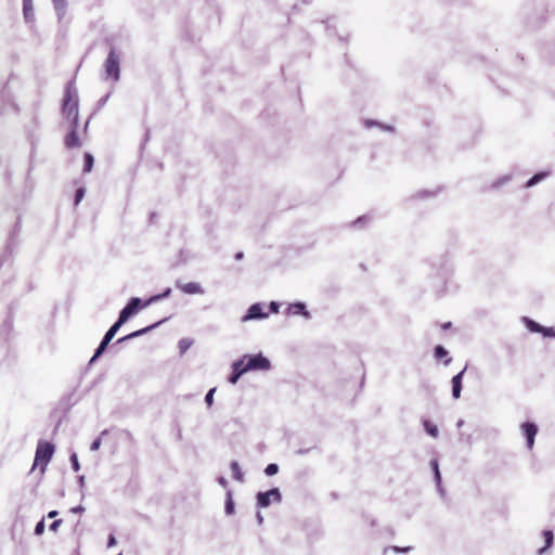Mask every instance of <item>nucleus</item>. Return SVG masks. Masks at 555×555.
<instances>
[{
	"instance_id": "1",
	"label": "nucleus",
	"mask_w": 555,
	"mask_h": 555,
	"mask_svg": "<svg viewBox=\"0 0 555 555\" xmlns=\"http://www.w3.org/2000/svg\"><path fill=\"white\" fill-rule=\"evenodd\" d=\"M270 369V361L262 354L244 356L232 365V374L229 377L231 384H235L247 371H267Z\"/></svg>"
},
{
	"instance_id": "2",
	"label": "nucleus",
	"mask_w": 555,
	"mask_h": 555,
	"mask_svg": "<svg viewBox=\"0 0 555 555\" xmlns=\"http://www.w3.org/2000/svg\"><path fill=\"white\" fill-rule=\"evenodd\" d=\"M62 115L70 124H78L79 117V99L74 82H68L64 91L62 103Z\"/></svg>"
},
{
	"instance_id": "3",
	"label": "nucleus",
	"mask_w": 555,
	"mask_h": 555,
	"mask_svg": "<svg viewBox=\"0 0 555 555\" xmlns=\"http://www.w3.org/2000/svg\"><path fill=\"white\" fill-rule=\"evenodd\" d=\"M53 453H54V446L52 443H50L48 441H39L37 449H36V454H35V460H34L31 470L39 468L40 473L43 474L46 472L47 465L49 464V462L51 461V459L53 456Z\"/></svg>"
},
{
	"instance_id": "4",
	"label": "nucleus",
	"mask_w": 555,
	"mask_h": 555,
	"mask_svg": "<svg viewBox=\"0 0 555 555\" xmlns=\"http://www.w3.org/2000/svg\"><path fill=\"white\" fill-rule=\"evenodd\" d=\"M105 78L117 81L120 76L119 56L114 48L111 49L104 64Z\"/></svg>"
},
{
	"instance_id": "5",
	"label": "nucleus",
	"mask_w": 555,
	"mask_h": 555,
	"mask_svg": "<svg viewBox=\"0 0 555 555\" xmlns=\"http://www.w3.org/2000/svg\"><path fill=\"white\" fill-rule=\"evenodd\" d=\"M282 495L278 488H273L267 492H259L257 494V506L258 507H268L271 502H281Z\"/></svg>"
},
{
	"instance_id": "6",
	"label": "nucleus",
	"mask_w": 555,
	"mask_h": 555,
	"mask_svg": "<svg viewBox=\"0 0 555 555\" xmlns=\"http://www.w3.org/2000/svg\"><path fill=\"white\" fill-rule=\"evenodd\" d=\"M141 305L139 298H131L127 306L120 311L119 324H124L132 314H134Z\"/></svg>"
},
{
	"instance_id": "7",
	"label": "nucleus",
	"mask_w": 555,
	"mask_h": 555,
	"mask_svg": "<svg viewBox=\"0 0 555 555\" xmlns=\"http://www.w3.org/2000/svg\"><path fill=\"white\" fill-rule=\"evenodd\" d=\"M176 286L181 292H183L184 294H188V295H202L205 292L204 288L201 286V284L197 282L182 283V282L178 281L176 283Z\"/></svg>"
},
{
	"instance_id": "8",
	"label": "nucleus",
	"mask_w": 555,
	"mask_h": 555,
	"mask_svg": "<svg viewBox=\"0 0 555 555\" xmlns=\"http://www.w3.org/2000/svg\"><path fill=\"white\" fill-rule=\"evenodd\" d=\"M522 433L527 439L528 449H532L534 443V437L538 433V427L535 424L526 422L521 425Z\"/></svg>"
},
{
	"instance_id": "9",
	"label": "nucleus",
	"mask_w": 555,
	"mask_h": 555,
	"mask_svg": "<svg viewBox=\"0 0 555 555\" xmlns=\"http://www.w3.org/2000/svg\"><path fill=\"white\" fill-rule=\"evenodd\" d=\"M70 132L64 139V144L67 149L79 147L81 145V142L77 133L78 125L75 127V124H70Z\"/></svg>"
},
{
	"instance_id": "10",
	"label": "nucleus",
	"mask_w": 555,
	"mask_h": 555,
	"mask_svg": "<svg viewBox=\"0 0 555 555\" xmlns=\"http://www.w3.org/2000/svg\"><path fill=\"white\" fill-rule=\"evenodd\" d=\"M266 317H268V313L263 312L262 306L260 304H254L249 307L246 315L243 317V321L263 319Z\"/></svg>"
},
{
	"instance_id": "11",
	"label": "nucleus",
	"mask_w": 555,
	"mask_h": 555,
	"mask_svg": "<svg viewBox=\"0 0 555 555\" xmlns=\"http://www.w3.org/2000/svg\"><path fill=\"white\" fill-rule=\"evenodd\" d=\"M115 336V333L113 331H107L104 335L103 340L101 341L100 346L98 347L94 356L92 357L91 361H94L99 356L103 353V351L106 349L108 343L113 339Z\"/></svg>"
},
{
	"instance_id": "12",
	"label": "nucleus",
	"mask_w": 555,
	"mask_h": 555,
	"mask_svg": "<svg viewBox=\"0 0 555 555\" xmlns=\"http://www.w3.org/2000/svg\"><path fill=\"white\" fill-rule=\"evenodd\" d=\"M465 369L456 374L452 378V395L455 399L460 398L462 390V377L464 375Z\"/></svg>"
},
{
	"instance_id": "13",
	"label": "nucleus",
	"mask_w": 555,
	"mask_h": 555,
	"mask_svg": "<svg viewBox=\"0 0 555 555\" xmlns=\"http://www.w3.org/2000/svg\"><path fill=\"white\" fill-rule=\"evenodd\" d=\"M230 468L232 470V474H233V478L240 482H242L244 480V475H243V472L238 465V463L236 461H233L230 465Z\"/></svg>"
},
{
	"instance_id": "14",
	"label": "nucleus",
	"mask_w": 555,
	"mask_h": 555,
	"mask_svg": "<svg viewBox=\"0 0 555 555\" xmlns=\"http://www.w3.org/2000/svg\"><path fill=\"white\" fill-rule=\"evenodd\" d=\"M548 176V172H539L535 173L531 179H529L526 183V188H531L545 179Z\"/></svg>"
},
{
	"instance_id": "15",
	"label": "nucleus",
	"mask_w": 555,
	"mask_h": 555,
	"mask_svg": "<svg viewBox=\"0 0 555 555\" xmlns=\"http://www.w3.org/2000/svg\"><path fill=\"white\" fill-rule=\"evenodd\" d=\"M159 323H160V322H157V323H155V324H153V325H151V326L144 327V328L139 330V331H135V332H133V333H131V334H129V335H127V336H125V337L120 338L118 341H124V340H127V339H131V338L138 337V336H140V335H142V334L146 333V332H147V331H150L151 328L155 327V326H156L157 324H159Z\"/></svg>"
},
{
	"instance_id": "16",
	"label": "nucleus",
	"mask_w": 555,
	"mask_h": 555,
	"mask_svg": "<svg viewBox=\"0 0 555 555\" xmlns=\"http://www.w3.org/2000/svg\"><path fill=\"white\" fill-rule=\"evenodd\" d=\"M543 537L545 540V545H544V547L539 550V552H538L539 554H542L546 548H548L552 545L553 539H554L553 532L551 530H545L543 532Z\"/></svg>"
},
{
	"instance_id": "17",
	"label": "nucleus",
	"mask_w": 555,
	"mask_h": 555,
	"mask_svg": "<svg viewBox=\"0 0 555 555\" xmlns=\"http://www.w3.org/2000/svg\"><path fill=\"white\" fill-rule=\"evenodd\" d=\"M23 11L26 20L33 17V0H23Z\"/></svg>"
},
{
	"instance_id": "18",
	"label": "nucleus",
	"mask_w": 555,
	"mask_h": 555,
	"mask_svg": "<svg viewBox=\"0 0 555 555\" xmlns=\"http://www.w3.org/2000/svg\"><path fill=\"white\" fill-rule=\"evenodd\" d=\"M288 310H289V312H292L294 314L302 313L306 317L309 315V313L307 311H305V305L300 304V302L291 305Z\"/></svg>"
},
{
	"instance_id": "19",
	"label": "nucleus",
	"mask_w": 555,
	"mask_h": 555,
	"mask_svg": "<svg viewBox=\"0 0 555 555\" xmlns=\"http://www.w3.org/2000/svg\"><path fill=\"white\" fill-rule=\"evenodd\" d=\"M225 513L228 515H232L234 513V502L232 499V491L230 490L227 492Z\"/></svg>"
},
{
	"instance_id": "20",
	"label": "nucleus",
	"mask_w": 555,
	"mask_h": 555,
	"mask_svg": "<svg viewBox=\"0 0 555 555\" xmlns=\"http://www.w3.org/2000/svg\"><path fill=\"white\" fill-rule=\"evenodd\" d=\"M85 165H83V172H90L93 168V156L90 153H85Z\"/></svg>"
},
{
	"instance_id": "21",
	"label": "nucleus",
	"mask_w": 555,
	"mask_h": 555,
	"mask_svg": "<svg viewBox=\"0 0 555 555\" xmlns=\"http://www.w3.org/2000/svg\"><path fill=\"white\" fill-rule=\"evenodd\" d=\"M531 328L535 332H543L544 335L555 336V332L552 328H543L534 322H531Z\"/></svg>"
},
{
	"instance_id": "22",
	"label": "nucleus",
	"mask_w": 555,
	"mask_h": 555,
	"mask_svg": "<svg viewBox=\"0 0 555 555\" xmlns=\"http://www.w3.org/2000/svg\"><path fill=\"white\" fill-rule=\"evenodd\" d=\"M170 292H171V289H170V288H168V289H167L165 293H163V294L152 296V297H151V298L145 302V305H144V306H146V305H149V304H151V302L157 301V300H159V299H163V298H165V297H168V296H169V294H170Z\"/></svg>"
},
{
	"instance_id": "23",
	"label": "nucleus",
	"mask_w": 555,
	"mask_h": 555,
	"mask_svg": "<svg viewBox=\"0 0 555 555\" xmlns=\"http://www.w3.org/2000/svg\"><path fill=\"white\" fill-rule=\"evenodd\" d=\"M425 429L433 437H437L438 436V429H437V427L434 424H431L429 422H425Z\"/></svg>"
},
{
	"instance_id": "24",
	"label": "nucleus",
	"mask_w": 555,
	"mask_h": 555,
	"mask_svg": "<svg viewBox=\"0 0 555 555\" xmlns=\"http://www.w3.org/2000/svg\"><path fill=\"white\" fill-rule=\"evenodd\" d=\"M448 354V351L442 346H437L435 348V357L440 360Z\"/></svg>"
},
{
	"instance_id": "25",
	"label": "nucleus",
	"mask_w": 555,
	"mask_h": 555,
	"mask_svg": "<svg viewBox=\"0 0 555 555\" xmlns=\"http://www.w3.org/2000/svg\"><path fill=\"white\" fill-rule=\"evenodd\" d=\"M279 472V466L276 464H269L266 469H264V473L268 475V476H272V475H275L276 473Z\"/></svg>"
},
{
	"instance_id": "26",
	"label": "nucleus",
	"mask_w": 555,
	"mask_h": 555,
	"mask_svg": "<svg viewBox=\"0 0 555 555\" xmlns=\"http://www.w3.org/2000/svg\"><path fill=\"white\" fill-rule=\"evenodd\" d=\"M83 196H85V189L83 188H79L76 191V194H75V201H74L75 206H77L81 202Z\"/></svg>"
},
{
	"instance_id": "27",
	"label": "nucleus",
	"mask_w": 555,
	"mask_h": 555,
	"mask_svg": "<svg viewBox=\"0 0 555 555\" xmlns=\"http://www.w3.org/2000/svg\"><path fill=\"white\" fill-rule=\"evenodd\" d=\"M215 391H216V388H211V389L207 392V395H206V397H205V401H206V403L208 404V406H210V405L212 404V401H214V393H215Z\"/></svg>"
},
{
	"instance_id": "28",
	"label": "nucleus",
	"mask_w": 555,
	"mask_h": 555,
	"mask_svg": "<svg viewBox=\"0 0 555 555\" xmlns=\"http://www.w3.org/2000/svg\"><path fill=\"white\" fill-rule=\"evenodd\" d=\"M43 531H44V521H43V520H40V521L36 525V527H35V533H36L37 535H40V534H42V533H43Z\"/></svg>"
},
{
	"instance_id": "29",
	"label": "nucleus",
	"mask_w": 555,
	"mask_h": 555,
	"mask_svg": "<svg viewBox=\"0 0 555 555\" xmlns=\"http://www.w3.org/2000/svg\"><path fill=\"white\" fill-rule=\"evenodd\" d=\"M430 464H431V467H433V469L435 472L436 479L439 481L440 480V473H439L438 462L436 460H433Z\"/></svg>"
},
{
	"instance_id": "30",
	"label": "nucleus",
	"mask_w": 555,
	"mask_h": 555,
	"mask_svg": "<svg viewBox=\"0 0 555 555\" xmlns=\"http://www.w3.org/2000/svg\"><path fill=\"white\" fill-rule=\"evenodd\" d=\"M100 447H101V437L96 438V439L92 442V444H91L90 449H91L92 451H96V450H99V448H100Z\"/></svg>"
},
{
	"instance_id": "31",
	"label": "nucleus",
	"mask_w": 555,
	"mask_h": 555,
	"mask_svg": "<svg viewBox=\"0 0 555 555\" xmlns=\"http://www.w3.org/2000/svg\"><path fill=\"white\" fill-rule=\"evenodd\" d=\"M61 524H62V519L54 520V521L51 524L50 529H51L52 531H56V530H57V528L61 526Z\"/></svg>"
},
{
	"instance_id": "32",
	"label": "nucleus",
	"mask_w": 555,
	"mask_h": 555,
	"mask_svg": "<svg viewBox=\"0 0 555 555\" xmlns=\"http://www.w3.org/2000/svg\"><path fill=\"white\" fill-rule=\"evenodd\" d=\"M270 311L276 313L279 311V305L275 301L270 304Z\"/></svg>"
},
{
	"instance_id": "33",
	"label": "nucleus",
	"mask_w": 555,
	"mask_h": 555,
	"mask_svg": "<svg viewBox=\"0 0 555 555\" xmlns=\"http://www.w3.org/2000/svg\"><path fill=\"white\" fill-rule=\"evenodd\" d=\"M121 325L122 324H119V319H118L117 322L109 328V331H113L116 334Z\"/></svg>"
},
{
	"instance_id": "34",
	"label": "nucleus",
	"mask_w": 555,
	"mask_h": 555,
	"mask_svg": "<svg viewBox=\"0 0 555 555\" xmlns=\"http://www.w3.org/2000/svg\"><path fill=\"white\" fill-rule=\"evenodd\" d=\"M218 482H219L223 488H227V487H228V480H227L224 477H219V478H218Z\"/></svg>"
},
{
	"instance_id": "35",
	"label": "nucleus",
	"mask_w": 555,
	"mask_h": 555,
	"mask_svg": "<svg viewBox=\"0 0 555 555\" xmlns=\"http://www.w3.org/2000/svg\"><path fill=\"white\" fill-rule=\"evenodd\" d=\"M392 548L395 552H409L411 550V547L400 548L398 546H393Z\"/></svg>"
},
{
	"instance_id": "36",
	"label": "nucleus",
	"mask_w": 555,
	"mask_h": 555,
	"mask_svg": "<svg viewBox=\"0 0 555 555\" xmlns=\"http://www.w3.org/2000/svg\"><path fill=\"white\" fill-rule=\"evenodd\" d=\"M116 544V539L114 535H109L108 538V546H113Z\"/></svg>"
},
{
	"instance_id": "37",
	"label": "nucleus",
	"mask_w": 555,
	"mask_h": 555,
	"mask_svg": "<svg viewBox=\"0 0 555 555\" xmlns=\"http://www.w3.org/2000/svg\"><path fill=\"white\" fill-rule=\"evenodd\" d=\"M72 460H73V463H74V468H75L76 470H78L79 465H78L77 457H76V455H75V454L72 456Z\"/></svg>"
},
{
	"instance_id": "38",
	"label": "nucleus",
	"mask_w": 555,
	"mask_h": 555,
	"mask_svg": "<svg viewBox=\"0 0 555 555\" xmlns=\"http://www.w3.org/2000/svg\"><path fill=\"white\" fill-rule=\"evenodd\" d=\"M451 325H452L451 322H447V323L442 324L441 327H442V330H448L451 327Z\"/></svg>"
},
{
	"instance_id": "39",
	"label": "nucleus",
	"mask_w": 555,
	"mask_h": 555,
	"mask_svg": "<svg viewBox=\"0 0 555 555\" xmlns=\"http://www.w3.org/2000/svg\"><path fill=\"white\" fill-rule=\"evenodd\" d=\"M56 515H57V512H56V511H51V512L48 514V517H49V518H54Z\"/></svg>"
},
{
	"instance_id": "40",
	"label": "nucleus",
	"mask_w": 555,
	"mask_h": 555,
	"mask_svg": "<svg viewBox=\"0 0 555 555\" xmlns=\"http://www.w3.org/2000/svg\"><path fill=\"white\" fill-rule=\"evenodd\" d=\"M235 258H236V259H242V258H243V253H237V254L235 255Z\"/></svg>"
},
{
	"instance_id": "41",
	"label": "nucleus",
	"mask_w": 555,
	"mask_h": 555,
	"mask_svg": "<svg viewBox=\"0 0 555 555\" xmlns=\"http://www.w3.org/2000/svg\"><path fill=\"white\" fill-rule=\"evenodd\" d=\"M259 521H262V517L258 514Z\"/></svg>"
}]
</instances>
